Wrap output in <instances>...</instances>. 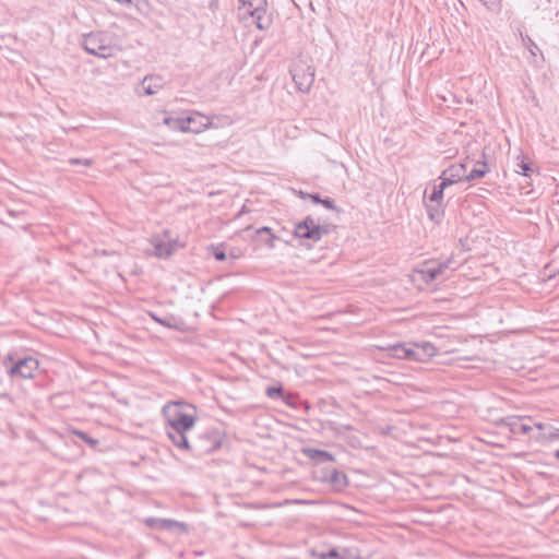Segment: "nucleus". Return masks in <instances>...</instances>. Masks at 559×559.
<instances>
[{
  "label": "nucleus",
  "mask_w": 559,
  "mask_h": 559,
  "mask_svg": "<svg viewBox=\"0 0 559 559\" xmlns=\"http://www.w3.org/2000/svg\"><path fill=\"white\" fill-rule=\"evenodd\" d=\"M189 406L180 402H170L163 407L166 420V433L173 443L179 449L189 450L190 444L187 432L195 423L194 415L187 412Z\"/></svg>",
  "instance_id": "1"
},
{
  "label": "nucleus",
  "mask_w": 559,
  "mask_h": 559,
  "mask_svg": "<svg viewBox=\"0 0 559 559\" xmlns=\"http://www.w3.org/2000/svg\"><path fill=\"white\" fill-rule=\"evenodd\" d=\"M82 47L86 52L107 59L116 55L117 47L112 37L105 32H93L83 36Z\"/></svg>",
  "instance_id": "2"
},
{
  "label": "nucleus",
  "mask_w": 559,
  "mask_h": 559,
  "mask_svg": "<svg viewBox=\"0 0 559 559\" xmlns=\"http://www.w3.org/2000/svg\"><path fill=\"white\" fill-rule=\"evenodd\" d=\"M388 350L394 358L414 361H423L435 355V347L429 343H425L423 345L396 343L390 345Z\"/></svg>",
  "instance_id": "3"
},
{
  "label": "nucleus",
  "mask_w": 559,
  "mask_h": 559,
  "mask_svg": "<svg viewBox=\"0 0 559 559\" xmlns=\"http://www.w3.org/2000/svg\"><path fill=\"white\" fill-rule=\"evenodd\" d=\"M3 365L12 379H29L39 366L38 360L32 356L14 359L11 355L4 359Z\"/></svg>",
  "instance_id": "4"
},
{
  "label": "nucleus",
  "mask_w": 559,
  "mask_h": 559,
  "mask_svg": "<svg viewBox=\"0 0 559 559\" xmlns=\"http://www.w3.org/2000/svg\"><path fill=\"white\" fill-rule=\"evenodd\" d=\"M293 81L298 91L307 93L314 82V69L305 60H297L290 68Z\"/></svg>",
  "instance_id": "5"
},
{
  "label": "nucleus",
  "mask_w": 559,
  "mask_h": 559,
  "mask_svg": "<svg viewBox=\"0 0 559 559\" xmlns=\"http://www.w3.org/2000/svg\"><path fill=\"white\" fill-rule=\"evenodd\" d=\"M326 233L328 230L311 216H307L302 222L296 224L294 229L296 238L308 239L313 242L321 240L322 236Z\"/></svg>",
  "instance_id": "6"
},
{
  "label": "nucleus",
  "mask_w": 559,
  "mask_h": 559,
  "mask_svg": "<svg viewBox=\"0 0 559 559\" xmlns=\"http://www.w3.org/2000/svg\"><path fill=\"white\" fill-rule=\"evenodd\" d=\"M449 263L450 260L442 263L429 262L418 270L417 273L426 283H430L438 280L443 274L444 270L449 267Z\"/></svg>",
  "instance_id": "7"
},
{
  "label": "nucleus",
  "mask_w": 559,
  "mask_h": 559,
  "mask_svg": "<svg viewBox=\"0 0 559 559\" xmlns=\"http://www.w3.org/2000/svg\"><path fill=\"white\" fill-rule=\"evenodd\" d=\"M466 175L465 163L452 164L441 173L439 180H442L448 186H451L461 180H465Z\"/></svg>",
  "instance_id": "8"
},
{
  "label": "nucleus",
  "mask_w": 559,
  "mask_h": 559,
  "mask_svg": "<svg viewBox=\"0 0 559 559\" xmlns=\"http://www.w3.org/2000/svg\"><path fill=\"white\" fill-rule=\"evenodd\" d=\"M154 255L160 259L169 258L178 248L183 247L177 240H164L159 237L153 238Z\"/></svg>",
  "instance_id": "9"
},
{
  "label": "nucleus",
  "mask_w": 559,
  "mask_h": 559,
  "mask_svg": "<svg viewBox=\"0 0 559 559\" xmlns=\"http://www.w3.org/2000/svg\"><path fill=\"white\" fill-rule=\"evenodd\" d=\"M188 132L200 133L212 127V120L210 117L204 116L200 112H193L191 116L186 117Z\"/></svg>",
  "instance_id": "10"
},
{
  "label": "nucleus",
  "mask_w": 559,
  "mask_h": 559,
  "mask_svg": "<svg viewBox=\"0 0 559 559\" xmlns=\"http://www.w3.org/2000/svg\"><path fill=\"white\" fill-rule=\"evenodd\" d=\"M145 522L150 527H153V528L166 530V531H171V530L177 528L182 533H188V525L183 522H179L176 520L150 518Z\"/></svg>",
  "instance_id": "11"
},
{
  "label": "nucleus",
  "mask_w": 559,
  "mask_h": 559,
  "mask_svg": "<svg viewBox=\"0 0 559 559\" xmlns=\"http://www.w3.org/2000/svg\"><path fill=\"white\" fill-rule=\"evenodd\" d=\"M164 79L157 74H148L144 76L141 82L144 95H155L164 87Z\"/></svg>",
  "instance_id": "12"
},
{
  "label": "nucleus",
  "mask_w": 559,
  "mask_h": 559,
  "mask_svg": "<svg viewBox=\"0 0 559 559\" xmlns=\"http://www.w3.org/2000/svg\"><path fill=\"white\" fill-rule=\"evenodd\" d=\"M249 5L253 8V11H251V16L254 20V23L259 29H266L271 25V20L266 15V11L259 7H253L252 2H249Z\"/></svg>",
  "instance_id": "13"
},
{
  "label": "nucleus",
  "mask_w": 559,
  "mask_h": 559,
  "mask_svg": "<svg viewBox=\"0 0 559 559\" xmlns=\"http://www.w3.org/2000/svg\"><path fill=\"white\" fill-rule=\"evenodd\" d=\"M302 453L307 457H309L318 463L334 461V455L324 450H319V449H314V448H305V449H302Z\"/></svg>",
  "instance_id": "14"
},
{
  "label": "nucleus",
  "mask_w": 559,
  "mask_h": 559,
  "mask_svg": "<svg viewBox=\"0 0 559 559\" xmlns=\"http://www.w3.org/2000/svg\"><path fill=\"white\" fill-rule=\"evenodd\" d=\"M489 168L486 162L478 160L474 168L465 176V181H473L479 178H483L487 173Z\"/></svg>",
  "instance_id": "15"
},
{
  "label": "nucleus",
  "mask_w": 559,
  "mask_h": 559,
  "mask_svg": "<svg viewBox=\"0 0 559 559\" xmlns=\"http://www.w3.org/2000/svg\"><path fill=\"white\" fill-rule=\"evenodd\" d=\"M163 122L171 130L181 132H188L189 130L186 123V117H166Z\"/></svg>",
  "instance_id": "16"
},
{
  "label": "nucleus",
  "mask_w": 559,
  "mask_h": 559,
  "mask_svg": "<svg viewBox=\"0 0 559 559\" xmlns=\"http://www.w3.org/2000/svg\"><path fill=\"white\" fill-rule=\"evenodd\" d=\"M508 426L513 433L527 435L532 430L531 426L522 424L520 419H510Z\"/></svg>",
  "instance_id": "17"
},
{
  "label": "nucleus",
  "mask_w": 559,
  "mask_h": 559,
  "mask_svg": "<svg viewBox=\"0 0 559 559\" xmlns=\"http://www.w3.org/2000/svg\"><path fill=\"white\" fill-rule=\"evenodd\" d=\"M447 187L449 186L444 183L442 180L439 185H436L432 189L431 194L429 195V202L441 204V201L443 199V192Z\"/></svg>",
  "instance_id": "18"
},
{
  "label": "nucleus",
  "mask_w": 559,
  "mask_h": 559,
  "mask_svg": "<svg viewBox=\"0 0 559 559\" xmlns=\"http://www.w3.org/2000/svg\"><path fill=\"white\" fill-rule=\"evenodd\" d=\"M428 216L431 221L438 223L443 217V210L441 209V204H426Z\"/></svg>",
  "instance_id": "19"
},
{
  "label": "nucleus",
  "mask_w": 559,
  "mask_h": 559,
  "mask_svg": "<svg viewBox=\"0 0 559 559\" xmlns=\"http://www.w3.org/2000/svg\"><path fill=\"white\" fill-rule=\"evenodd\" d=\"M519 159L520 160L516 165V167H518L516 171L519 174H522L523 176L530 177L531 174L533 173L530 162L526 159L525 156H519Z\"/></svg>",
  "instance_id": "20"
},
{
  "label": "nucleus",
  "mask_w": 559,
  "mask_h": 559,
  "mask_svg": "<svg viewBox=\"0 0 559 559\" xmlns=\"http://www.w3.org/2000/svg\"><path fill=\"white\" fill-rule=\"evenodd\" d=\"M521 37L524 47L528 49L533 57H535L537 52H540V49L537 46V44L528 35H521Z\"/></svg>",
  "instance_id": "21"
},
{
  "label": "nucleus",
  "mask_w": 559,
  "mask_h": 559,
  "mask_svg": "<svg viewBox=\"0 0 559 559\" xmlns=\"http://www.w3.org/2000/svg\"><path fill=\"white\" fill-rule=\"evenodd\" d=\"M266 395L270 399H277L283 396V388L282 386H270L266 389Z\"/></svg>",
  "instance_id": "22"
},
{
  "label": "nucleus",
  "mask_w": 559,
  "mask_h": 559,
  "mask_svg": "<svg viewBox=\"0 0 559 559\" xmlns=\"http://www.w3.org/2000/svg\"><path fill=\"white\" fill-rule=\"evenodd\" d=\"M74 433L81 439L83 440L84 442H86L87 444L92 445V447H95L98 441L96 439H93L92 437H90L87 433H85L84 431H79V430H75Z\"/></svg>",
  "instance_id": "23"
},
{
  "label": "nucleus",
  "mask_w": 559,
  "mask_h": 559,
  "mask_svg": "<svg viewBox=\"0 0 559 559\" xmlns=\"http://www.w3.org/2000/svg\"><path fill=\"white\" fill-rule=\"evenodd\" d=\"M322 559H344V557L340 554V551L335 548L330 549L326 552L321 554Z\"/></svg>",
  "instance_id": "24"
},
{
  "label": "nucleus",
  "mask_w": 559,
  "mask_h": 559,
  "mask_svg": "<svg viewBox=\"0 0 559 559\" xmlns=\"http://www.w3.org/2000/svg\"><path fill=\"white\" fill-rule=\"evenodd\" d=\"M69 163L71 165H83V166H86V167H88V166H91L93 164L92 159H88V158H84V159H82V158H71L69 160Z\"/></svg>",
  "instance_id": "25"
},
{
  "label": "nucleus",
  "mask_w": 559,
  "mask_h": 559,
  "mask_svg": "<svg viewBox=\"0 0 559 559\" xmlns=\"http://www.w3.org/2000/svg\"><path fill=\"white\" fill-rule=\"evenodd\" d=\"M213 254L217 261H224V260H226V257H227L225 251L219 247L214 248Z\"/></svg>",
  "instance_id": "26"
},
{
  "label": "nucleus",
  "mask_w": 559,
  "mask_h": 559,
  "mask_svg": "<svg viewBox=\"0 0 559 559\" xmlns=\"http://www.w3.org/2000/svg\"><path fill=\"white\" fill-rule=\"evenodd\" d=\"M488 9H496L499 5L500 0H479Z\"/></svg>",
  "instance_id": "27"
},
{
  "label": "nucleus",
  "mask_w": 559,
  "mask_h": 559,
  "mask_svg": "<svg viewBox=\"0 0 559 559\" xmlns=\"http://www.w3.org/2000/svg\"><path fill=\"white\" fill-rule=\"evenodd\" d=\"M277 237L275 235H267V237L264 239V243L267 246V248L273 249L275 248V240Z\"/></svg>",
  "instance_id": "28"
},
{
  "label": "nucleus",
  "mask_w": 559,
  "mask_h": 559,
  "mask_svg": "<svg viewBox=\"0 0 559 559\" xmlns=\"http://www.w3.org/2000/svg\"><path fill=\"white\" fill-rule=\"evenodd\" d=\"M152 319L156 322H158L159 324L164 325V326H168L170 328L171 326V322H170V319H160L158 317H156L155 314H151Z\"/></svg>",
  "instance_id": "29"
},
{
  "label": "nucleus",
  "mask_w": 559,
  "mask_h": 559,
  "mask_svg": "<svg viewBox=\"0 0 559 559\" xmlns=\"http://www.w3.org/2000/svg\"><path fill=\"white\" fill-rule=\"evenodd\" d=\"M547 440H557L559 439V428H551L549 433L546 436Z\"/></svg>",
  "instance_id": "30"
},
{
  "label": "nucleus",
  "mask_w": 559,
  "mask_h": 559,
  "mask_svg": "<svg viewBox=\"0 0 559 559\" xmlns=\"http://www.w3.org/2000/svg\"><path fill=\"white\" fill-rule=\"evenodd\" d=\"M321 203L329 210H334L335 206H334V202L332 199H325V200H322Z\"/></svg>",
  "instance_id": "31"
},
{
  "label": "nucleus",
  "mask_w": 559,
  "mask_h": 559,
  "mask_svg": "<svg viewBox=\"0 0 559 559\" xmlns=\"http://www.w3.org/2000/svg\"><path fill=\"white\" fill-rule=\"evenodd\" d=\"M257 234H259V235L266 234V235H270V236L274 235L272 229L270 227H267V226H263V227L259 228L257 230Z\"/></svg>",
  "instance_id": "32"
},
{
  "label": "nucleus",
  "mask_w": 559,
  "mask_h": 559,
  "mask_svg": "<svg viewBox=\"0 0 559 559\" xmlns=\"http://www.w3.org/2000/svg\"><path fill=\"white\" fill-rule=\"evenodd\" d=\"M534 426L539 430H543L546 427L543 423H535Z\"/></svg>",
  "instance_id": "33"
},
{
  "label": "nucleus",
  "mask_w": 559,
  "mask_h": 559,
  "mask_svg": "<svg viewBox=\"0 0 559 559\" xmlns=\"http://www.w3.org/2000/svg\"><path fill=\"white\" fill-rule=\"evenodd\" d=\"M312 199H313V201H314V202H317V203H321V201H322V200L319 198V195H318V194L312 195Z\"/></svg>",
  "instance_id": "34"
},
{
  "label": "nucleus",
  "mask_w": 559,
  "mask_h": 559,
  "mask_svg": "<svg viewBox=\"0 0 559 559\" xmlns=\"http://www.w3.org/2000/svg\"><path fill=\"white\" fill-rule=\"evenodd\" d=\"M230 257H231L233 259H237V258L239 257V254H238V253H236V252H230Z\"/></svg>",
  "instance_id": "35"
},
{
  "label": "nucleus",
  "mask_w": 559,
  "mask_h": 559,
  "mask_svg": "<svg viewBox=\"0 0 559 559\" xmlns=\"http://www.w3.org/2000/svg\"><path fill=\"white\" fill-rule=\"evenodd\" d=\"M554 455L559 461V450H557Z\"/></svg>",
  "instance_id": "36"
},
{
  "label": "nucleus",
  "mask_w": 559,
  "mask_h": 559,
  "mask_svg": "<svg viewBox=\"0 0 559 559\" xmlns=\"http://www.w3.org/2000/svg\"><path fill=\"white\" fill-rule=\"evenodd\" d=\"M8 214H9L10 216H13V211L8 210Z\"/></svg>",
  "instance_id": "37"
}]
</instances>
